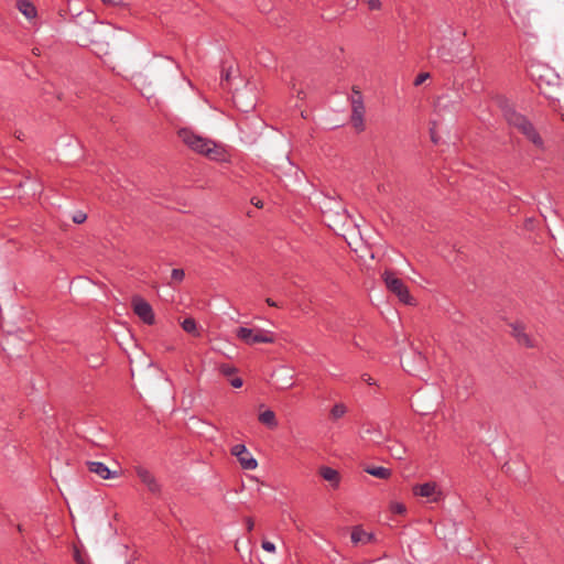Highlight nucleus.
Instances as JSON below:
<instances>
[{
    "mask_svg": "<svg viewBox=\"0 0 564 564\" xmlns=\"http://www.w3.org/2000/svg\"><path fill=\"white\" fill-rule=\"evenodd\" d=\"M368 4L369 9L371 10H378L381 7L380 0H365Z\"/></svg>",
    "mask_w": 564,
    "mask_h": 564,
    "instance_id": "c85d7f7f",
    "label": "nucleus"
},
{
    "mask_svg": "<svg viewBox=\"0 0 564 564\" xmlns=\"http://www.w3.org/2000/svg\"><path fill=\"white\" fill-rule=\"evenodd\" d=\"M236 336L248 345L273 343V335L264 329H252L248 327H239L236 330Z\"/></svg>",
    "mask_w": 564,
    "mask_h": 564,
    "instance_id": "20e7f679",
    "label": "nucleus"
},
{
    "mask_svg": "<svg viewBox=\"0 0 564 564\" xmlns=\"http://www.w3.org/2000/svg\"><path fill=\"white\" fill-rule=\"evenodd\" d=\"M361 438L376 445H381L388 441V436L382 432L379 425L368 424L360 434Z\"/></svg>",
    "mask_w": 564,
    "mask_h": 564,
    "instance_id": "6e6552de",
    "label": "nucleus"
},
{
    "mask_svg": "<svg viewBox=\"0 0 564 564\" xmlns=\"http://www.w3.org/2000/svg\"><path fill=\"white\" fill-rule=\"evenodd\" d=\"M259 421L267 425L270 429H274L278 426V421L275 419V414L271 410H265L259 415Z\"/></svg>",
    "mask_w": 564,
    "mask_h": 564,
    "instance_id": "a211bd4d",
    "label": "nucleus"
},
{
    "mask_svg": "<svg viewBox=\"0 0 564 564\" xmlns=\"http://www.w3.org/2000/svg\"><path fill=\"white\" fill-rule=\"evenodd\" d=\"M252 203H253V205H254L256 207H259V208H261V207H262V202H261V200H259V199H257V200H256V199L253 198V199H252Z\"/></svg>",
    "mask_w": 564,
    "mask_h": 564,
    "instance_id": "f704fd0d",
    "label": "nucleus"
},
{
    "mask_svg": "<svg viewBox=\"0 0 564 564\" xmlns=\"http://www.w3.org/2000/svg\"><path fill=\"white\" fill-rule=\"evenodd\" d=\"M230 384L234 387V388H240L242 384H243V381L241 378H234L231 381H230Z\"/></svg>",
    "mask_w": 564,
    "mask_h": 564,
    "instance_id": "7c9ffc66",
    "label": "nucleus"
},
{
    "mask_svg": "<svg viewBox=\"0 0 564 564\" xmlns=\"http://www.w3.org/2000/svg\"><path fill=\"white\" fill-rule=\"evenodd\" d=\"M431 135H432V140H433V142H435V143H436V142H437V140H436V138L434 137V132H433V130H431Z\"/></svg>",
    "mask_w": 564,
    "mask_h": 564,
    "instance_id": "58836bf2",
    "label": "nucleus"
},
{
    "mask_svg": "<svg viewBox=\"0 0 564 564\" xmlns=\"http://www.w3.org/2000/svg\"><path fill=\"white\" fill-rule=\"evenodd\" d=\"M262 549L269 553L275 552V545L271 541H263L261 544Z\"/></svg>",
    "mask_w": 564,
    "mask_h": 564,
    "instance_id": "cd10ccee",
    "label": "nucleus"
},
{
    "mask_svg": "<svg viewBox=\"0 0 564 564\" xmlns=\"http://www.w3.org/2000/svg\"><path fill=\"white\" fill-rule=\"evenodd\" d=\"M184 271L182 269H173L171 272L172 280L181 282L184 279Z\"/></svg>",
    "mask_w": 564,
    "mask_h": 564,
    "instance_id": "b1692460",
    "label": "nucleus"
},
{
    "mask_svg": "<svg viewBox=\"0 0 564 564\" xmlns=\"http://www.w3.org/2000/svg\"><path fill=\"white\" fill-rule=\"evenodd\" d=\"M87 466H88L89 471L98 475L101 479H111L117 476V471L110 470L101 462H87Z\"/></svg>",
    "mask_w": 564,
    "mask_h": 564,
    "instance_id": "9b49d317",
    "label": "nucleus"
},
{
    "mask_svg": "<svg viewBox=\"0 0 564 564\" xmlns=\"http://www.w3.org/2000/svg\"><path fill=\"white\" fill-rule=\"evenodd\" d=\"M413 492L416 496L429 498L432 501H437L438 498L441 497V491L438 490L435 482H424L421 485H416L413 488Z\"/></svg>",
    "mask_w": 564,
    "mask_h": 564,
    "instance_id": "1a4fd4ad",
    "label": "nucleus"
},
{
    "mask_svg": "<svg viewBox=\"0 0 564 564\" xmlns=\"http://www.w3.org/2000/svg\"><path fill=\"white\" fill-rule=\"evenodd\" d=\"M365 471L380 479H388L391 476V470L382 466H368Z\"/></svg>",
    "mask_w": 564,
    "mask_h": 564,
    "instance_id": "f3484780",
    "label": "nucleus"
},
{
    "mask_svg": "<svg viewBox=\"0 0 564 564\" xmlns=\"http://www.w3.org/2000/svg\"><path fill=\"white\" fill-rule=\"evenodd\" d=\"M424 356L421 354V352H417L416 354V361L420 364V365H423L424 364Z\"/></svg>",
    "mask_w": 564,
    "mask_h": 564,
    "instance_id": "72a5a7b5",
    "label": "nucleus"
},
{
    "mask_svg": "<svg viewBox=\"0 0 564 564\" xmlns=\"http://www.w3.org/2000/svg\"><path fill=\"white\" fill-rule=\"evenodd\" d=\"M181 325L186 333L199 336V333L197 332V324L194 318L187 317L182 322Z\"/></svg>",
    "mask_w": 564,
    "mask_h": 564,
    "instance_id": "aec40b11",
    "label": "nucleus"
},
{
    "mask_svg": "<svg viewBox=\"0 0 564 564\" xmlns=\"http://www.w3.org/2000/svg\"><path fill=\"white\" fill-rule=\"evenodd\" d=\"M503 116L509 126L517 129L522 133L530 142H532L538 149L544 150V141L536 131L533 123L525 118L523 115L517 112L511 107H506Z\"/></svg>",
    "mask_w": 564,
    "mask_h": 564,
    "instance_id": "f03ea898",
    "label": "nucleus"
},
{
    "mask_svg": "<svg viewBox=\"0 0 564 564\" xmlns=\"http://www.w3.org/2000/svg\"><path fill=\"white\" fill-rule=\"evenodd\" d=\"M391 510L394 512V513H398V514H402L405 512V507L404 505L400 503V502H394L392 503L391 506Z\"/></svg>",
    "mask_w": 564,
    "mask_h": 564,
    "instance_id": "a878e982",
    "label": "nucleus"
},
{
    "mask_svg": "<svg viewBox=\"0 0 564 564\" xmlns=\"http://www.w3.org/2000/svg\"><path fill=\"white\" fill-rule=\"evenodd\" d=\"M327 199H328L329 204L334 203L337 205V209H336L335 214L340 221L345 223L346 219L348 218V214H347L346 209L339 203L333 200L332 198H327Z\"/></svg>",
    "mask_w": 564,
    "mask_h": 564,
    "instance_id": "4be33fe9",
    "label": "nucleus"
},
{
    "mask_svg": "<svg viewBox=\"0 0 564 564\" xmlns=\"http://www.w3.org/2000/svg\"><path fill=\"white\" fill-rule=\"evenodd\" d=\"M438 56L445 62H452L449 54L445 53L444 48L438 50Z\"/></svg>",
    "mask_w": 564,
    "mask_h": 564,
    "instance_id": "c756f323",
    "label": "nucleus"
},
{
    "mask_svg": "<svg viewBox=\"0 0 564 564\" xmlns=\"http://www.w3.org/2000/svg\"><path fill=\"white\" fill-rule=\"evenodd\" d=\"M388 451L390 455L395 459H403L406 453L405 446L399 442H395L392 445L388 446Z\"/></svg>",
    "mask_w": 564,
    "mask_h": 564,
    "instance_id": "6ab92c4d",
    "label": "nucleus"
},
{
    "mask_svg": "<svg viewBox=\"0 0 564 564\" xmlns=\"http://www.w3.org/2000/svg\"><path fill=\"white\" fill-rule=\"evenodd\" d=\"M267 303H268L270 306H274V307H275V306H278V304H276L274 301H272L271 299H267Z\"/></svg>",
    "mask_w": 564,
    "mask_h": 564,
    "instance_id": "c9c22d12",
    "label": "nucleus"
},
{
    "mask_svg": "<svg viewBox=\"0 0 564 564\" xmlns=\"http://www.w3.org/2000/svg\"><path fill=\"white\" fill-rule=\"evenodd\" d=\"M503 116L509 126L517 129L522 133L530 142H532L538 149L544 150V141L536 131L533 123L525 118L523 115L517 112L511 107H506Z\"/></svg>",
    "mask_w": 564,
    "mask_h": 564,
    "instance_id": "f257e3e1",
    "label": "nucleus"
},
{
    "mask_svg": "<svg viewBox=\"0 0 564 564\" xmlns=\"http://www.w3.org/2000/svg\"><path fill=\"white\" fill-rule=\"evenodd\" d=\"M351 123L358 131H362L365 129L364 106H362V102H360V101H358V102L354 101Z\"/></svg>",
    "mask_w": 564,
    "mask_h": 564,
    "instance_id": "f8f14e48",
    "label": "nucleus"
},
{
    "mask_svg": "<svg viewBox=\"0 0 564 564\" xmlns=\"http://www.w3.org/2000/svg\"><path fill=\"white\" fill-rule=\"evenodd\" d=\"M512 334L517 338V340L520 345H523L527 347H533L532 339L529 337L528 334L524 333L522 325H520V324L513 325Z\"/></svg>",
    "mask_w": 564,
    "mask_h": 564,
    "instance_id": "2eb2a0df",
    "label": "nucleus"
},
{
    "mask_svg": "<svg viewBox=\"0 0 564 564\" xmlns=\"http://www.w3.org/2000/svg\"><path fill=\"white\" fill-rule=\"evenodd\" d=\"M87 218V215L83 212H77L75 213V215L73 216V221L75 224H83Z\"/></svg>",
    "mask_w": 564,
    "mask_h": 564,
    "instance_id": "393cba45",
    "label": "nucleus"
},
{
    "mask_svg": "<svg viewBox=\"0 0 564 564\" xmlns=\"http://www.w3.org/2000/svg\"><path fill=\"white\" fill-rule=\"evenodd\" d=\"M365 381L368 383V384H373L375 382L372 381L371 377L367 376V378H365Z\"/></svg>",
    "mask_w": 564,
    "mask_h": 564,
    "instance_id": "e433bc0d",
    "label": "nucleus"
},
{
    "mask_svg": "<svg viewBox=\"0 0 564 564\" xmlns=\"http://www.w3.org/2000/svg\"><path fill=\"white\" fill-rule=\"evenodd\" d=\"M319 475L324 480L328 481L333 488H338L340 484L339 473L328 466H322L319 469Z\"/></svg>",
    "mask_w": 564,
    "mask_h": 564,
    "instance_id": "ddd939ff",
    "label": "nucleus"
},
{
    "mask_svg": "<svg viewBox=\"0 0 564 564\" xmlns=\"http://www.w3.org/2000/svg\"><path fill=\"white\" fill-rule=\"evenodd\" d=\"M135 473L139 477V479L148 487V489L153 492L158 494L160 491V485L156 481L155 477L145 468L139 466L135 469Z\"/></svg>",
    "mask_w": 564,
    "mask_h": 564,
    "instance_id": "9d476101",
    "label": "nucleus"
},
{
    "mask_svg": "<svg viewBox=\"0 0 564 564\" xmlns=\"http://www.w3.org/2000/svg\"><path fill=\"white\" fill-rule=\"evenodd\" d=\"M178 137L191 150L199 154H204L213 160L218 159L220 155V150L214 141L196 134L191 129H180Z\"/></svg>",
    "mask_w": 564,
    "mask_h": 564,
    "instance_id": "7ed1b4c3",
    "label": "nucleus"
},
{
    "mask_svg": "<svg viewBox=\"0 0 564 564\" xmlns=\"http://www.w3.org/2000/svg\"><path fill=\"white\" fill-rule=\"evenodd\" d=\"M19 11L29 20L36 17V9L29 0H19L18 3Z\"/></svg>",
    "mask_w": 564,
    "mask_h": 564,
    "instance_id": "dca6fc26",
    "label": "nucleus"
},
{
    "mask_svg": "<svg viewBox=\"0 0 564 564\" xmlns=\"http://www.w3.org/2000/svg\"><path fill=\"white\" fill-rule=\"evenodd\" d=\"M246 524H247L248 531H251L253 529L254 523H253L252 519L248 518L246 520Z\"/></svg>",
    "mask_w": 564,
    "mask_h": 564,
    "instance_id": "2f4dec72",
    "label": "nucleus"
},
{
    "mask_svg": "<svg viewBox=\"0 0 564 564\" xmlns=\"http://www.w3.org/2000/svg\"><path fill=\"white\" fill-rule=\"evenodd\" d=\"M219 371L225 377H230L231 375H234L237 371V369L234 366H231V365L224 364V365H220Z\"/></svg>",
    "mask_w": 564,
    "mask_h": 564,
    "instance_id": "5701e85b",
    "label": "nucleus"
},
{
    "mask_svg": "<svg viewBox=\"0 0 564 564\" xmlns=\"http://www.w3.org/2000/svg\"><path fill=\"white\" fill-rule=\"evenodd\" d=\"M223 77H225V79H228L229 78V74L228 73L223 74Z\"/></svg>",
    "mask_w": 564,
    "mask_h": 564,
    "instance_id": "a19ab883",
    "label": "nucleus"
},
{
    "mask_svg": "<svg viewBox=\"0 0 564 564\" xmlns=\"http://www.w3.org/2000/svg\"><path fill=\"white\" fill-rule=\"evenodd\" d=\"M383 280L387 289L394 293L402 303L408 305L413 304L414 300L401 279L397 278L393 273L386 271L383 273Z\"/></svg>",
    "mask_w": 564,
    "mask_h": 564,
    "instance_id": "39448f33",
    "label": "nucleus"
},
{
    "mask_svg": "<svg viewBox=\"0 0 564 564\" xmlns=\"http://www.w3.org/2000/svg\"><path fill=\"white\" fill-rule=\"evenodd\" d=\"M231 454L237 457L241 467L246 470H253L258 466V462L252 455L249 453L247 447L243 444H237L232 446Z\"/></svg>",
    "mask_w": 564,
    "mask_h": 564,
    "instance_id": "0eeeda50",
    "label": "nucleus"
},
{
    "mask_svg": "<svg viewBox=\"0 0 564 564\" xmlns=\"http://www.w3.org/2000/svg\"><path fill=\"white\" fill-rule=\"evenodd\" d=\"M429 77H430L429 73H421V74H419L416 76L415 80H414V85L415 86L422 85Z\"/></svg>",
    "mask_w": 564,
    "mask_h": 564,
    "instance_id": "bb28decb",
    "label": "nucleus"
},
{
    "mask_svg": "<svg viewBox=\"0 0 564 564\" xmlns=\"http://www.w3.org/2000/svg\"><path fill=\"white\" fill-rule=\"evenodd\" d=\"M133 312L139 316L145 324L152 325L154 323V313L152 306L140 296L132 299Z\"/></svg>",
    "mask_w": 564,
    "mask_h": 564,
    "instance_id": "423d86ee",
    "label": "nucleus"
},
{
    "mask_svg": "<svg viewBox=\"0 0 564 564\" xmlns=\"http://www.w3.org/2000/svg\"><path fill=\"white\" fill-rule=\"evenodd\" d=\"M401 362H402V367L404 368V370H405L406 372H410V369H406V368H405V366L403 365V360H401Z\"/></svg>",
    "mask_w": 564,
    "mask_h": 564,
    "instance_id": "79ce46f5",
    "label": "nucleus"
},
{
    "mask_svg": "<svg viewBox=\"0 0 564 564\" xmlns=\"http://www.w3.org/2000/svg\"><path fill=\"white\" fill-rule=\"evenodd\" d=\"M375 539L373 533L366 532L361 529V527L357 525L351 531V541L354 544L358 543H369Z\"/></svg>",
    "mask_w": 564,
    "mask_h": 564,
    "instance_id": "4468645a",
    "label": "nucleus"
},
{
    "mask_svg": "<svg viewBox=\"0 0 564 564\" xmlns=\"http://www.w3.org/2000/svg\"><path fill=\"white\" fill-rule=\"evenodd\" d=\"M292 377H290V382H288L284 388H289V387H292L293 386V382L291 381Z\"/></svg>",
    "mask_w": 564,
    "mask_h": 564,
    "instance_id": "4c0bfd02",
    "label": "nucleus"
},
{
    "mask_svg": "<svg viewBox=\"0 0 564 564\" xmlns=\"http://www.w3.org/2000/svg\"><path fill=\"white\" fill-rule=\"evenodd\" d=\"M330 212H332V209H329V210H325V212H324L325 217H328V216H329V214H330Z\"/></svg>",
    "mask_w": 564,
    "mask_h": 564,
    "instance_id": "ea45409f",
    "label": "nucleus"
},
{
    "mask_svg": "<svg viewBox=\"0 0 564 564\" xmlns=\"http://www.w3.org/2000/svg\"><path fill=\"white\" fill-rule=\"evenodd\" d=\"M105 4H121L122 0H101Z\"/></svg>",
    "mask_w": 564,
    "mask_h": 564,
    "instance_id": "473e14b6",
    "label": "nucleus"
},
{
    "mask_svg": "<svg viewBox=\"0 0 564 564\" xmlns=\"http://www.w3.org/2000/svg\"><path fill=\"white\" fill-rule=\"evenodd\" d=\"M348 409L344 403H336L330 410V419L336 421L347 413Z\"/></svg>",
    "mask_w": 564,
    "mask_h": 564,
    "instance_id": "412c9836",
    "label": "nucleus"
}]
</instances>
